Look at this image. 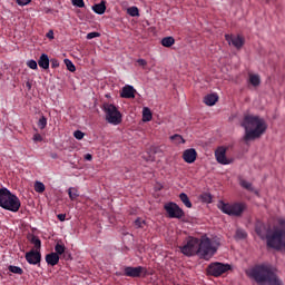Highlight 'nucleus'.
I'll list each match as a JSON object with an SVG mask.
<instances>
[{
    "label": "nucleus",
    "mask_w": 285,
    "mask_h": 285,
    "mask_svg": "<svg viewBox=\"0 0 285 285\" xmlns=\"http://www.w3.org/2000/svg\"><path fill=\"white\" fill-rule=\"evenodd\" d=\"M29 242L31 244H33V246H35V248H37V250H39L41 248V239H39V237L31 236V238H29Z\"/></svg>",
    "instance_id": "27"
},
{
    "label": "nucleus",
    "mask_w": 285,
    "mask_h": 285,
    "mask_svg": "<svg viewBox=\"0 0 285 285\" xmlns=\"http://www.w3.org/2000/svg\"><path fill=\"white\" fill-rule=\"evenodd\" d=\"M47 38L48 39H55V32L52 30H50L49 32H47Z\"/></svg>",
    "instance_id": "46"
},
{
    "label": "nucleus",
    "mask_w": 285,
    "mask_h": 285,
    "mask_svg": "<svg viewBox=\"0 0 285 285\" xmlns=\"http://www.w3.org/2000/svg\"><path fill=\"white\" fill-rule=\"evenodd\" d=\"M18 6H28L32 0H16Z\"/></svg>",
    "instance_id": "43"
},
{
    "label": "nucleus",
    "mask_w": 285,
    "mask_h": 285,
    "mask_svg": "<svg viewBox=\"0 0 285 285\" xmlns=\"http://www.w3.org/2000/svg\"><path fill=\"white\" fill-rule=\"evenodd\" d=\"M227 271H230V266L223 263H212L207 267L208 275H213L214 277H219V275H224Z\"/></svg>",
    "instance_id": "9"
},
{
    "label": "nucleus",
    "mask_w": 285,
    "mask_h": 285,
    "mask_svg": "<svg viewBox=\"0 0 285 285\" xmlns=\"http://www.w3.org/2000/svg\"><path fill=\"white\" fill-rule=\"evenodd\" d=\"M33 141H43V137H41L40 134H35L33 135Z\"/></svg>",
    "instance_id": "44"
},
{
    "label": "nucleus",
    "mask_w": 285,
    "mask_h": 285,
    "mask_svg": "<svg viewBox=\"0 0 285 285\" xmlns=\"http://www.w3.org/2000/svg\"><path fill=\"white\" fill-rule=\"evenodd\" d=\"M102 111L105 112V119L107 124H110L111 126H119L122 121L121 111L117 109V106L105 102L101 107Z\"/></svg>",
    "instance_id": "5"
},
{
    "label": "nucleus",
    "mask_w": 285,
    "mask_h": 285,
    "mask_svg": "<svg viewBox=\"0 0 285 285\" xmlns=\"http://www.w3.org/2000/svg\"><path fill=\"white\" fill-rule=\"evenodd\" d=\"M27 66L31 70H37L39 68L38 65H37V60H32V59L27 61Z\"/></svg>",
    "instance_id": "37"
},
{
    "label": "nucleus",
    "mask_w": 285,
    "mask_h": 285,
    "mask_svg": "<svg viewBox=\"0 0 285 285\" xmlns=\"http://www.w3.org/2000/svg\"><path fill=\"white\" fill-rule=\"evenodd\" d=\"M218 208L225 215H229V217H242L244 212L246 210V203H218Z\"/></svg>",
    "instance_id": "6"
},
{
    "label": "nucleus",
    "mask_w": 285,
    "mask_h": 285,
    "mask_svg": "<svg viewBox=\"0 0 285 285\" xmlns=\"http://www.w3.org/2000/svg\"><path fill=\"white\" fill-rule=\"evenodd\" d=\"M65 65L67 66V70H69V72H75V70H77V68L75 67V63H72V60L70 59H65Z\"/></svg>",
    "instance_id": "32"
},
{
    "label": "nucleus",
    "mask_w": 285,
    "mask_h": 285,
    "mask_svg": "<svg viewBox=\"0 0 285 285\" xmlns=\"http://www.w3.org/2000/svg\"><path fill=\"white\" fill-rule=\"evenodd\" d=\"M161 46H164V48H170V47L175 46V38H173V37L163 38Z\"/></svg>",
    "instance_id": "22"
},
{
    "label": "nucleus",
    "mask_w": 285,
    "mask_h": 285,
    "mask_svg": "<svg viewBox=\"0 0 285 285\" xmlns=\"http://www.w3.org/2000/svg\"><path fill=\"white\" fill-rule=\"evenodd\" d=\"M240 126L245 130L244 141L248 144V141H255V139H259L268 126L266 125V120L259 116L255 115H246L240 122Z\"/></svg>",
    "instance_id": "3"
},
{
    "label": "nucleus",
    "mask_w": 285,
    "mask_h": 285,
    "mask_svg": "<svg viewBox=\"0 0 285 285\" xmlns=\"http://www.w3.org/2000/svg\"><path fill=\"white\" fill-rule=\"evenodd\" d=\"M256 234L261 239H266L268 248L285 250V219H278V225L274 226L273 229L264 223H258Z\"/></svg>",
    "instance_id": "2"
},
{
    "label": "nucleus",
    "mask_w": 285,
    "mask_h": 285,
    "mask_svg": "<svg viewBox=\"0 0 285 285\" xmlns=\"http://www.w3.org/2000/svg\"><path fill=\"white\" fill-rule=\"evenodd\" d=\"M26 259L28 264L37 266V264H41V253L37 250H30L26 254Z\"/></svg>",
    "instance_id": "13"
},
{
    "label": "nucleus",
    "mask_w": 285,
    "mask_h": 285,
    "mask_svg": "<svg viewBox=\"0 0 285 285\" xmlns=\"http://www.w3.org/2000/svg\"><path fill=\"white\" fill-rule=\"evenodd\" d=\"M219 248V238H208V236H202L200 239L189 237L183 246L179 247L183 255L186 257H193V255H200L203 259H210Z\"/></svg>",
    "instance_id": "1"
},
{
    "label": "nucleus",
    "mask_w": 285,
    "mask_h": 285,
    "mask_svg": "<svg viewBox=\"0 0 285 285\" xmlns=\"http://www.w3.org/2000/svg\"><path fill=\"white\" fill-rule=\"evenodd\" d=\"M180 202L186 206V208H193V203H190V198H188V195L186 193H181L179 195Z\"/></svg>",
    "instance_id": "24"
},
{
    "label": "nucleus",
    "mask_w": 285,
    "mask_h": 285,
    "mask_svg": "<svg viewBox=\"0 0 285 285\" xmlns=\"http://www.w3.org/2000/svg\"><path fill=\"white\" fill-rule=\"evenodd\" d=\"M46 262L49 266H57L59 264V254L57 253L47 254Z\"/></svg>",
    "instance_id": "17"
},
{
    "label": "nucleus",
    "mask_w": 285,
    "mask_h": 285,
    "mask_svg": "<svg viewBox=\"0 0 285 285\" xmlns=\"http://www.w3.org/2000/svg\"><path fill=\"white\" fill-rule=\"evenodd\" d=\"M97 37H101V33L94 31L87 35V39H97Z\"/></svg>",
    "instance_id": "40"
},
{
    "label": "nucleus",
    "mask_w": 285,
    "mask_h": 285,
    "mask_svg": "<svg viewBox=\"0 0 285 285\" xmlns=\"http://www.w3.org/2000/svg\"><path fill=\"white\" fill-rule=\"evenodd\" d=\"M246 275L249 276L250 279H255L259 285H283L279 277H277L268 265H258L247 269Z\"/></svg>",
    "instance_id": "4"
},
{
    "label": "nucleus",
    "mask_w": 285,
    "mask_h": 285,
    "mask_svg": "<svg viewBox=\"0 0 285 285\" xmlns=\"http://www.w3.org/2000/svg\"><path fill=\"white\" fill-rule=\"evenodd\" d=\"M215 157L216 161H218V164H222L223 166H228V164H233V159L226 158V148L224 147H219L215 151Z\"/></svg>",
    "instance_id": "12"
},
{
    "label": "nucleus",
    "mask_w": 285,
    "mask_h": 285,
    "mask_svg": "<svg viewBox=\"0 0 285 285\" xmlns=\"http://www.w3.org/2000/svg\"><path fill=\"white\" fill-rule=\"evenodd\" d=\"M38 66L42 68V70H48V68H50V58L46 53H41L38 59Z\"/></svg>",
    "instance_id": "16"
},
{
    "label": "nucleus",
    "mask_w": 285,
    "mask_h": 285,
    "mask_svg": "<svg viewBox=\"0 0 285 285\" xmlns=\"http://www.w3.org/2000/svg\"><path fill=\"white\" fill-rule=\"evenodd\" d=\"M141 275H144V277H146V275H148V271L146 269V267L142 266H137V267H132V266H127L125 267V276L126 277H141Z\"/></svg>",
    "instance_id": "10"
},
{
    "label": "nucleus",
    "mask_w": 285,
    "mask_h": 285,
    "mask_svg": "<svg viewBox=\"0 0 285 285\" xmlns=\"http://www.w3.org/2000/svg\"><path fill=\"white\" fill-rule=\"evenodd\" d=\"M11 195V191L8 188H0V207L8 202V197Z\"/></svg>",
    "instance_id": "19"
},
{
    "label": "nucleus",
    "mask_w": 285,
    "mask_h": 285,
    "mask_svg": "<svg viewBox=\"0 0 285 285\" xmlns=\"http://www.w3.org/2000/svg\"><path fill=\"white\" fill-rule=\"evenodd\" d=\"M242 188H245V190H249L250 193H255V188L253 187V184L250 181L242 179L239 181Z\"/></svg>",
    "instance_id": "25"
},
{
    "label": "nucleus",
    "mask_w": 285,
    "mask_h": 285,
    "mask_svg": "<svg viewBox=\"0 0 285 285\" xmlns=\"http://www.w3.org/2000/svg\"><path fill=\"white\" fill-rule=\"evenodd\" d=\"M27 88H29V90H30V88H32V86L30 85V82H27Z\"/></svg>",
    "instance_id": "49"
},
{
    "label": "nucleus",
    "mask_w": 285,
    "mask_h": 285,
    "mask_svg": "<svg viewBox=\"0 0 285 285\" xmlns=\"http://www.w3.org/2000/svg\"><path fill=\"white\" fill-rule=\"evenodd\" d=\"M55 250H56V254H58V256L63 255L66 253V246L58 243L55 246Z\"/></svg>",
    "instance_id": "35"
},
{
    "label": "nucleus",
    "mask_w": 285,
    "mask_h": 285,
    "mask_svg": "<svg viewBox=\"0 0 285 285\" xmlns=\"http://www.w3.org/2000/svg\"><path fill=\"white\" fill-rule=\"evenodd\" d=\"M35 190L36 193H45L46 191V185L41 181H36L35 183Z\"/></svg>",
    "instance_id": "31"
},
{
    "label": "nucleus",
    "mask_w": 285,
    "mask_h": 285,
    "mask_svg": "<svg viewBox=\"0 0 285 285\" xmlns=\"http://www.w3.org/2000/svg\"><path fill=\"white\" fill-rule=\"evenodd\" d=\"M153 119V112L150 111V108L144 107L142 109V121H151Z\"/></svg>",
    "instance_id": "23"
},
{
    "label": "nucleus",
    "mask_w": 285,
    "mask_h": 285,
    "mask_svg": "<svg viewBox=\"0 0 285 285\" xmlns=\"http://www.w3.org/2000/svg\"><path fill=\"white\" fill-rule=\"evenodd\" d=\"M203 202H206L207 204H210V202H213V197L210 196V194H204L203 195Z\"/></svg>",
    "instance_id": "41"
},
{
    "label": "nucleus",
    "mask_w": 285,
    "mask_h": 285,
    "mask_svg": "<svg viewBox=\"0 0 285 285\" xmlns=\"http://www.w3.org/2000/svg\"><path fill=\"white\" fill-rule=\"evenodd\" d=\"M165 210L168 214V217L170 219H181L186 214L184 213V209L179 207V205L175 203H167L165 205Z\"/></svg>",
    "instance_id": "8"
},
{
    "label": "nucleus",
    "mask_w": 285,
    "mask_h": 285,
    "mask_svg": "<svg viewBox=\"0 0 285 285\" xmlns=\"http://www.w3.org/2000/svg\"><path fill=\"white\" fill-rule=\"evenodd\" d=\"M59 222H66V214H58Z\"/></svg>",
    "instance_id": "45"
},
{
    "label": "nucleus",
    "mask_w": 285,
    "mask_h": 285,
    "mask_svg": "<svg viewBox=\"0 0 285 285\" xmlns=\"http://www.w3.org/2000/svg\"><path fill=\"white\" fill-rule=\"evenodd\" d=\"M146 225V220L141 219V218H137L135 220V226L136 228H144V226Z\"/></svg>",
    "instance_id": "39"
},
{
    "label": "nucleus",
    "mask_w": 285,
    "mask_h": 285,
    "mask_svg": "<svg viewBox=\"0 0 285 285\" xmlns=\"http://www.w3.org/2000/svg\"><path fill=\"white\" fill-rule=\"evenodd\" d=\"M49 63H51V68H59V60L52 58L49 60Z\"/></svg>",
    "instance_id": "42"
},
{
    "label": "nucleus",
    "mask_w": 285,
    "mask_h": 285,
    "mask_svg": "<svg viewBox=\"0 0 285 285\" xmlns=\"http://www.w3.org/2000/svg\"><path fill=\"white\" fill-rule=\"evenodd\" d=\"M8 269L10 271V273H13L14 275H23V269L19 266L10 265Z\"/></svg>",
    "instance_id": "28"
},
{
    "label": "nucleus",
    "mask_w": 285,
    "mask_h": 285,
    "mask_svg": "<svg viewBox=\"0 0 285 285\" xmlns=\"http://www.w3.org/2000/svg\"><path fill=\"white\" fill-rule=\"evenodd\" d=\"M85 159H86V161H92V155L91 154H86Z\"/></svg>",
    "instance_id": "47"
},
{
    "label": "nucleus",
    "mask_w": 285,
    "mask_h": 285,
    "mask_svg": "<svg viewBox=\"0 0 285 285\" xmlns=\"http://www.w3.org/2000/svg\"><path fill=\"white\" fill-rule=\"evenodd\" d=\"M216 101H219V96H217V94H209L204 98V104H206V106H215Z\"/></svg>",
    "instance_id": "18"
},
{
    "label": "nucleus",
    "mask_w": 285,
    "mask_h": 285,
    "mask_svg": "<svg viewBox=\"0 0 285 285\" xmlns=\"http://www.w3.org/2000/svg\"><path fill=\"white\" fill-rule=\"evenodd\" d=\"M46 126H48V118H46V116H41L38 121V127L40 128V130H43Z\"/></svg>",
    "instance_id": "30"
},
{
    "label": "nucleus",
    "mask_w": 285,
    "mask_h": 285,
    "mask_svg": "<svg viewBox=\"0 0 285 285\" xmlns=\"http://www.w3.org/2000/svg\"><path fill=\"white\" fill-rule=\"evenodd\" d=\"M183 159L186 164H195L197 161V150L195 148L186 149L183 153Z\"/></svg>",
    "instance_id": "14"
},
{
    "label": "nucleus",
    "mask_w": 285,
    "mask_h": 285,
    "mask_svg": "<svg viewBox=\"0 0 285 285\" xmlns=\"http://www.w3.org/2000/svg\"><path fill=\"white\" fill-rule=\"evenodd\" d=\"M135 87L126 85L125 87H122L120 97H122V99H135Z\"/></svg>",
    "instance_id": "15"
},
{
    "label": "nucleus",
    "mask_w": 285,
    "mask_h": 285,
    "mask_svg": "<svg viewBox=\"0 0 285 285\" xmlns=\"http://www.w3.org/2000/svg\"><path fill=\"white\" fill-rule=\"evenodd\" d=\"M225 39L228 42V46H233L237 50L242 49L244 46V38H242V36L225 35Z\"/></svg>",
    "instance_id": "11"
},
{
    "label": "nucleus",
    "mask_w": 285,
    "mask_h": 285,
    "mask_svg": "<svg viewBox=\"0 0 285 285\" xmlns=\"http://www.w3.org/2000/svg\"><path fill=\"white\" fill-rule=\"evenodd\" d=\"M247 236H248V234H246V230H244V229L236 230V234H235L236 239H246Z\"/></svg>",
    "instance_id": "34"
},
{
    "label": "nucleus",
    "mask_w": 285,
    "mask_h": 285,
    "mask_svg": "<svg viewBox=\"0 0 285 285\" xmlns=\"http://www.w3.org/2000/svg\"><path fill=\"white\" fill-rule=\"evenodd\" d=\"M249 83L254 86V88H257V86L262 83V78H259V75L249 73Z\"/></svg>",
    "instance_id": "21"
},
{
    "label": "nucleus",
    "mask_w": 285,
    "mask_h": 285,
    "mask_svg": "<svg viewBox=\"0 0 285 285\" xmlns=\"http://www.w3.org/2000/svg\"><path fill=\"white\" fill-rule=\"evenodd\" d=\"M139 66H146V60L145 59H138Z\"/></svg>",
    "instance_id": "48"
},
{
    "label": "nucleus",
    "mask_w": 285,
    "mask_h": 285,
    "mask_svg": "<svg viewBox=\"0 0 285 285\" xmlns=\"http://www.w3.org/2000/svg\"><path fill=\"white\" fill-rule=\"evenodd\" d=\"M72 6H75V8H85L86 3L83 2V0H71Z\"/></svg>",
    "instance_id": "36"
},
{
    "label": "nucleus",
    "mask_w": 285,
    "mask_h": 285,
    "mask_svg": "<svg viewBox=\"0 0 285 285\" xmlns=\"http://www.w3.org/2000/svg\"><path fill=\"white\" fill-rule=\"evenodd\" d=\"M92 10L96 12V14H104L106 12V2L101 1L98 4H94Z\"/></svg>",
    "instance_id": "20"
},
{
    "label": "nucleus",
    "mask_w": 285,
    "mask_h": 285,
    "mask_svg": "<svg viewBox=\"0 0 285 285\" xmlns=\"http://www.w3.org/2000/svg\"><path fill=\"white\" fill-rule=\"evenodd\" d=\"M73 137H75L76 139H78L79 141H81V139H83V137H86V134H83V131H81V130H76V131L73 132Z\"/></svg>",
    "instance_id": "38"
},
{
    "label": "nucleus",
    "mask_w": 285,
    "mask_h": 285,
    "mask_svg": "<svg viewBox=\"0 0 285 285\" xmlns=\"http://www.w3.org/2000/svg\"><path fill=\"white\" fill-rule=\"evenodd\" d=\"M68 195H69V199H71V202H75V199L79 197V191L75 187H70L68 189Z\"/></svg>",
    "instance_id": "26"
},
{
    "label": "nucleus",
    "mask_w": 285,
    "mask_h": 285,
    "mask_svg": "<svg viewBox=\"0 0 285 285\" xmlns=\"http://www.w3.org/2000/svg\"><path fill=\"white\" fill-rule=\"evenodd\" d=\"M127 14H129V17H139V8H137V7L128 8Z\"/></svg>",
    "instance_id": "29"
},
{
    "label": "nucleus",
    "mask_w": 285,
    "mask_h": 285,
    "mask_svg": "<svg viewBox=\"0 0 285 285\" xmlns=\"http://www.w3.org/2000/svg\"><path fill=\"white\" fill-rule=\"evenodd\" d=\"M171 141H175L176 144H186V140L181 135L175 134L174 136L170 137Z\"/></svg>",
    "instance_id": "33"
},
{
    "label": "nucleus",
    "mask_w": 285,
    "mask_h": 285,
    "mask_svg": "<svg viewBox=\"0 0 285 285\" xmlns=\"http://www.w3.org/2000/svg\"><path fill=\"white\" fill-rule=\"evenodd\" d=\"M4 210H10L11 213H19V208H21V200L17 195L9 194L7 202L2 205Z\"/></svg>",
    "instance_id": "7"
}]
</instances>
